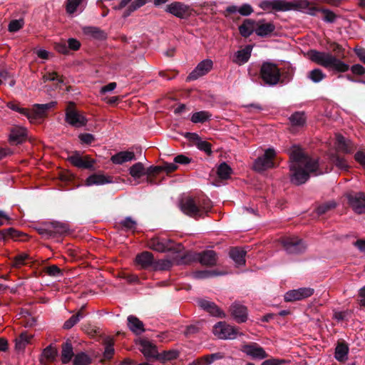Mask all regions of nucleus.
<instances>
[{
  "mask_svg": "<svg viewBox=\"0 0 365 365\" xmlns=\"http://www.w3.org/2000/svg\"><path fill=\"white\" fill-rule=\"evenodd\" d=\"M286 152L289 157V178L292 184L301 185L308 181L311 175L317 176L324 173L319 159L309 155L299 145H292Z\"/></svg>",
  "mask_w": 365,
  "mask_h": 365,
  "instance_id": "1",
  "label": "nucleus"
},
{
  "mask_svg": "<svg viewBox=\"0 0 365 365\" xmlns=\"http://www.w3.org/2000/svg\"><path fill=\"white\" fill-rule=\"evenodd\" d=\"M315 1H260L259 6L267 12L287 11L297 10L304 13L316 16L317 13L323 14V20L327 23H334L338 16L333 11L319 7Z\"/></svg>",
  "mask_w": 365,
  "mask_h": 365,
  "instance_id": "2",
  "label": "nucleus"
},
{
  "mask_svg": "<svg viewBox=\"0 0 365 365\" xmlns=\"http://www.w3.org/2000/svg\"><path fill=\"white\" fill-rule=\"evenodd\" d=\"M328 49L331 52L310 50L308 52L309 59L317 64L334 72L345 73L350 68L349 66L341 61L345 57V49L335 41L327 40Z\"/></svg>",
  "mask_w": 365,
  "mask_h": 365,
  "instance_id": "3",
  "label": "nucleus"
},
{
  "mask_svg": "<svg viewBox=\"0 0 365 365\" xmlns=\"http://www.w3.org/2000/svg\"><path fill=\"white\" fill-rule=\"evenodd\" d=\"M147 244L150 249L159 252L172 251L179 253L184 249L181 243H175L173 240L157 236L148 240Z\"/></svg>",
  "mask_w": 365,
  "mask_h": 365,
  "instance_id": "4",
  "label": "nucleus"
},
{
  "mask_svg": "<svg viewBox=\"0 0 365 365\" xmlns=\"http://www.w3.org/2000/svg\"><path fill=\"white\" fill-rule=\"evenodd\" d=\"M259 77L264 84L269 86H274L280 82L281 71L277 64L264 61L262 63L260 67Z\"/></svg>",
  "mask_w": 365,
  "mask_h": 365,
  "instance_id": "5",
  "label": "nucleus"
},
{
  "mask_svg": "<svg viewBox=\"0 0 365 365\" xmlns=\"http://www.w3.org/2000/svg\"><path fill=\"white\" fill-rule=\"evenodd\" d=\"M280 243L289 255H301L307 250L305 242L297 236H286L280 239Z\"/></svg>",
  "mask_w": 365,
  "mask_h": 365,
  "instance_id": "6",
  "label": "nucleus"
},
{
  "mask_svg": "<svg viewBox=\"0 0 365 365\" xmlns=\"http://www.w3.org/2000/svg\"><path fill=\"white\" fill-rule=\"evenodd\" d=\"M66 122L74 128H81L87 124V118L76 108L73 102H69L66 108Z\"/></svg>",
  "mask_w": 365,
  "mask_h": 365,
  "instance_id": "7",
  "label": "nucleus"
},
{
  "mask_svg": "<svg viewBox=\"0 0 365 365\" xmlns=\"http://www.w3.org/2000/svg\"><path fill=\"white\" fill-rule=\"evenodd\" d=\"M73 166L89 170H95L96 160L88 155H83L79 151H74L67 158Z\"/></svg>",
  "mask_w": 365,
  "mask_h": 365,
  "instance_id": "8",
  "label": "nucleus"
},
{
  "mask_svg": "<svg viewBox=\"0 0 365 365\" xmlns=\"http://www.w3.org/2000/svg\"><path fill=\"white\" fill-rule=\"evenodd\" d=\"M275 156L276 152L274 148L267 149L262 156L258 157L255 160L253 169L256 171L261 172L274 168V159Z\"/></svg>",
  "mask_w": 365,
  "mask_h": 365,
  "instance_id": "9",
  "label": "nucleus"
},
{
  "mask_svg": "<svg viewBox=\"0 0 365 365\" xmlns=\"http://www.w3.org/2000/svg\"><path fill=\"white\" fill-rule=\"evenodd\" d=\"M180 206L184 214L195 219L202 217V210H200L196 198L187 197L182 199L180 201Z\"/></svg>",
  "mask_w": 365,
  "mask_h": 365,
  "instance_id": "10",
  "label": "nucleus"
},
{
  "mask_svg": "<svg viewBox=\"0 0 365 365\" xmlns=\"http://www.w3.org/2000/svg\"><path fill=\"white\" fill-rule=\"evenodd\" d=\"M240 351L254 360H262L268 357V354L264 348L256 342H249L243 344Z\"/></svg>",
  "mask_w": 365,
  "mask_h": 365,
  "instance_id": "11",
  "label": "nucleus"
},
{
  "mask_svg": "<svg viewBox=\"0 0 365 365\" xmlns=\"http://www.w3.org/2000/svg\"><path fill=\"white\" fill-rule=\"evenodd\" d=\"M213 333L221 339H233L238 334V331L225 322H220L213 327Z\"/></svg>",
  "mask_w": 365,
  "mask_h": 365,
  "instance_id": "12",
  "label": "nucleus"
},
{
  "mask_svg": "<svg viewBox=\"0 0 365 365\" xmlns=\"http://www.w3.org/2000/svg\"><path fill=\"white\" fill-rule=\"evenodd\" d=\"M348 203L358 215L365 213V193L362 192L349 193L346 195Z\"/></svg>",
  "mask_w": 365,
  "mask_h": 365,
  "instance_id": "13",
  "label": "nucleus"
},
{
  "mask_svg": "<svg viewBox=\"0 0 365 365\" xmlns=\"http://www.w3.org/2000/svg\"><path fill=\"white\" fill-rule=\"evenodd\" d=\"M314 292V289L310 287H302L297 289L289 290L284 294V300L286 302L302 300L311 297Z\"/></svg>",
  "mask_w": 365,
  "mask_h": 365,
  "instance_id": "14",
  "label": "nucleus"
},
{
  "mask_svg": "<svg viewBox=\"0 0 365 365\" xmlns=\"http://www.w3.org/2000/svg\"><path fill=\"white\" fill-rule=\"evenodd\" d=\"M165 11L180 19L186 18L191 14L190 7L181 1H173L166 6Z\"/></svg>",
  "mask_w": 365,
  "mask_h": 365,
  "instance_id": "15",
  "label": "nucleus"
},
{
  "mask_svg": "<svg viewBox=\"0 0 365 365\" xmlns=\"http://www.w3.org/2000/svg\"><path fill=\"white\" fill-rule=\"evenodd\" d=\"M212 68V61L210 59H206L201 61L196 68L188 75L187 81H194L198 78L207 74Z\"/></svg>",
  "mask_w": 365,
  "mask_h": 365,
  "instance_id": "16",
  "label": "nucleus"
},
{
  "mask_svg": "<svg viewBox=\"0 0 365 365\" xmlns=\"http://www.w3.org/2000/svg\"><path fill=\"white\" fill-rule=\"evenodd\" d=\"M28 131L21 126H14L10 130L9 142L12 145L21 144L27 140Z\"/></svg>",
  "mask_w": 365,
  "mask_h": 365,
  "instance_id": "17",
  "label": "nucleus"
},
{
  "mask_svg": "<svg viewBox=\"0 0 365 365\" xmlns=\"http://www.w3.org/2000/svg\"><path fill=\"white\" fill-rule=\"evenodd\" d=\"M154 260V256L151 252L144 251L136 255L135 262L137 266L140 267V269H152Z\"/></svg>",
  "mask_w": 365,
  "mask_h": 365,
  "instance_id": "18",
  "label": "nucleus"
},
{
  "mask_svg": "<svg viewBox=\"0 0 365 365\" xmlns=\"http://www.w3.org/2000/svg\"><path fill=\"white\" fill-rule=\"evenodd\" d=\"M57 104L56 101H51L45 104H34L32 110H31V121L37 118H44L46 116L48 110L54 108Z\"/></svg>",
  "mask_w": 365,
  "mask_h": 365,
  "instance_id": "19",
  "label": "nucleus"
},
{
  "mask_svg": "<svg viewBox=\"0 0 365 365\" xmlns=\"http://www.w3.org/2000/svg\"><path fill=\"white\" fill-rule=\"evenodd\" d=\"M232 317L237 323H242L247 319V309L245 306L235 302L230 307Z\"/></svg>",
  "mask_w": 365,
  "mask_h": 365,
  "instance_id": "20",
  "label": "nucleus"
},
{
  "mask_svg": "<svg viewBox=\"0 0 365 365\" xmlns=\"http://www.w3.org/2000/svg\"><path fill=\"white\" fill-rule=\"evenodd\" d=\"M147 1H119L118 5L113 6V9L122 10L125 9L123 14L124 18L128 17L132 12L143 6Z\"/></svg>",
  "mask_w": 365,
  "mask_h": 365,
  "instance_id": "21",
  "label": "nucleus"
},
{
  "mask_svg": "<svg viewBox=\"0 0 365 365\" xmlns=\"http://www.w3.org/2000/svg\"><path fill=\"white\" fill-rule=\"evenodd\" d=\"M140 351L148 359L157 360L158 351L157 346L148 339H142L140 341Z\"/></svg>",
  "mask_w": 365,
  "mask_h": 365,
  "instance_id": "22",
  "label": "nucleus"
},
{
  "mask_svg": "<svg viewBox=\"0 0 365 365\" xmlns=\"http://www.w3.org/2000/svg\"><path fill=\"white\" fill-rule=\"evenodd\" d=\"M198 262L202 265L212 267L217 264V256L214 250H204L198 252Z\"/></svg>",
  "mask_w": 365,
  "mask_h": 365,
  "instance_id": "23",
  "label": "nucleus"
},
{
  "mask_svg": "<svg viewBox=\"0 0 365 365\" xmlns=\"http://www.w3.org/2000/svg\"><path fill=\"white\" fill-rule=\"evenodd\" d=\"M198 304L201 308L209 312L211 315L219 318L225 317V314L214 302L205 299H200Z\"/></svg>",
  "mask_w": 365,
  "mask_h": 365,
  "instance_id": "24",
  "label": "nucleus"
},
{
  "mask_svg": "<svg viewBox=\"0 0 365 365\" xmlns=\"http://www.w3.org/2000/svg\"><path fill=\"white\" fill-rule=\"evenodd\" d=\"M275 30V26L273 23H266L264 20L257 21L255 34L260 37L264 38L270 36Z\"/></svg>",
  "mask_w": 365,
  "mask_h": 365,
  "instance_id": "25",
  "label": "nucleus"
},
{
  "mask_svg": "<svg viewBox=\"0 0 365 365\" xmlns=\"http://www.w3.org/2000/svg\"><path fill=\"white\" fill-rule=\"evenodd\" d=\"M26 235L22 232L16 230L14 227H9L0 230V241H6L9 239L14 240H24Z\"/></svg>",
  "mask_w": 365,
  "mask_h": 365,
  "instance_id": "26",
  "label": "nucleus"
},
{
  "mask_svg": "<svg viewBox=\"0 0 365 365\" xmlns=\"http://www.w3.org/2000/svg\"><path fill=\"white\" fill-rule=\"evenodd\" d=\"M336 148L338 151L346 154L351 153L355 150L353 143L340 134L336 135Z\"/></svg>",
  "mask_w": 365,
  "mask_h": 365,
  "instance_id": "27",
  "label": "nucleus"
},
{
  "mask_svg": "<svg viewBox=\"0 0 365 365\" xmlns=\"http://www.w3.org/2000/svg\"><path fill=\"white\" fill-rule=\"evenodd\" d=\"M224 355L221 352L205 355L190 362L188 365H210L217 360L222 359Z\"/></svg>",
  "mask_w": 365,
  "mask_h": 365,
  "instance_id": "28",
  "label": "nucleus"
},
{
  "mask_svg": "<svg viewBox=\"0 0 365 365\" xmlns=\"http://www.w3.org/2000/svg\"><path fill=\"white\" fill-rule=\"evenodd\" d=\"M112 182V178L103 174H92L86 180V185L91 186L93 185H100Z\"/></svg>",
  "mask_w": 365,
  "mask_h": 365,
  "instance_id": "29",
  "label": "nucleus"
},
{
  "mask_svg": "<svg viewBox=\"0 0 365 365\" xmlns=\"http://www.w3.org/2000/svg\"><path fill=\"white\" fill-rule=\"evenodd\" d=\"M128 327L129 329L136 335H139L145 331L144 324L137 317L130 315L128 317Z\"/></svg>",
  "mask_w": 365,
  "mask_h": 365,
  "instance_id": "30",
  "label": "nucleus"
},
{
  "mask_svg": "<svg viewBox=\"0 0 365 365\" xmlns=\"http://www.w3.org/2000/svg\"><path fill=\"white\" fill-rule=\"evenodd\" d=\"M247 251L239 247H232L230 250L229 255L234 262L239 266L245 264V256Z\"/></svg>",
  "mask_w": 365,
  "mask_h": 365,
  "instance_id": "31",
  "label": "nucleus"
},
{
  "mask_svg": "<svg viewBox=\"0 0 365 365\" xmlns=\"http://www.w3.org/2000/svg\"><path fill=\"white\" fill-rule=\"evenodd\" d=\"M133 160H135V153L131 151H120L110 158L112 163L116 165H121L125 162Z\"/></svg>",
  "mask_w": 365,
  "mask_h": 365,
  "instance_id": "32",
  "label": "nucleus"
},
{
  "mask_svg": "<svg viewBox=\"0 0 365 365\" xmlns=\"http://www.w3.org/2000/svg\"><path fill=\"white\" fill-rule=\"evenodd\" d=\"M257 27V21L247 19H245L243 23L239 26V31L240 34L245 37H249L253 32H255Z\"/></svg>",
  "mask_w": 365,
  "mask_h": 365,
  "instance_id": "33",
  "label": "nucleus"
},
{
  "mask_svg": "<svg viewBox=\"0 0 365 365\" xmlns=\"http://www.w3.org/2000/svg\"><path fill=\"white\" fill-rule=\"evenodd\" d=\"M58 355V351L51 345L46 347L41 356L40 361L42 364L52 363L56 360Z\"/></svg>",
  "mask_w": 365,
  "mask_h": 365,
  "instance_id": "34",
  "label": "nucleus"
},
{
  "mask_svg": "<svg viewBox=\"0 0 365 365\" xmlns=\"http://www.w3.org/2000/svg\"><path fill=\"white\" fill-rule=\"evenodd\" d=\"M329 161L340 170L348 171L350 168L346 160L337 153L331 154Z\"/></svg>",
  "mask_w": 365,
  "mask_h": 365,
  "instance_id": "35",
  "label": "nucleus"
},
{
  "mask_svg": "<svg viewBox=\"0 0 365 365\" xmlns=\"http://www.w3.org/2000/svg\"><path fill=\"white\" fill-rule=\"evenodd\" d=\"M62 351H61V362L63 364H68L71 359L74 356L73 346L71 341L67 340L66 342L63 343L61 345Z\"/></svg>",
  "mask_w": 365,
  "mask_h": 365,
  "instance_id": "36",
  "label": "nucleus"
},
{
  "mask_svg": "<svg viewBox=\"0 0 365 365\" xmlns=\"http://www.w3.org/2000/svg\"><path fill=\"white\" fill-rule=\"evenodd\" d=\"M348 352V344L344 341L338 342L335 348L334 356L337 361L343 362L347 359Z\"/></svg>",
  "mask_w": 365,
  "mask_h": 365,
  "instance_id": "37",
  "label": "nucleus"
},
{
  "mask_svg": "<svg viewBox=\"0 0 365 365\" xmlns=\"http://www.w3.org/2000/svg\"><path fill=\"white\" fill-rule=\"evenodd\" d=\"M86 315L85 306H83L76 314L72 315L64 322L63 329H70L76 325Z\"/></svg>",
  "mask_w": 365,
  "mask_h": 365,
  "instance_id": "38",
  "label": "nucleus"
},
{
  "mask_svg": "<svg viewBox=\"0 0 365 365\" xmlns=\"http://www.w3.org/2000/svg\"><path fill=\"white\" fill-rule=\"evenodd\" d=\"M49 225L54 229L53 232L55 234V237L64 235L69 232L70 227L68 224L66 222L52 221L49 222Z\"/></svg>",
  "mask_w": 365,
  "mask_h": 365,
  "instance_id": "39",
  "label": "nucleus"
},
{
  "mask_svg": "<svg viewBox=\"0 0 365 365\" xmlns=\"http://www.w3.org/2000/svg\"><path fill=\"white\" fill-rule=\"evenodd\" d=\"M138 223L131 217H126L125 219L118 222L116 226L118 229L123 231H135L137 228Z\"/></svg>",
  "mask_w": 365,
  "mask_h": 365,
  "instance_id": "40",
  "label": "nucleus"
},
{
  "mask_svg": "<svg viewBox=\"0 0 365 365\" xmlns=\"http://www.w3.org/2000/svg\"><path fill=\"white\" fill-rule=\"evenodd\" d=\"M83 31L85 34L89 35L98 40H102L106 38V33L98 27L85 26L83 28Z\"/></svg>",
  "mask_w": 365,
  "mask_h": 365,
  "instance_id": "41",
  "label": "nucleus"
},
{
  "mask_svg": "<svg viewBox=\"0 0 365 365\" xmlns=\"http://www.w3.org/2000/svg\"><path fill=\"white\" fill-rule=\"evenodd\" d=\"M251 51L252 48L250 46H247L245 48L238 51L236 53V59L234 61L239 65L247 62L251 56Z\"/></svg>",
  "mask_w": 365,
  "mask_h": 365,
  "instance_id": "42",
  "label": "nucleus"
},
{
  "mask_svg": "<svg viewBox=\"0 0 365 365\" xmlns=\"http://www.w3.org/2000/svg\"><path fill=\"white\" fill-rule=\"evenodd\" d=\"M33 336L28 334L26 332L21 333L17 338L15 339V347L18 350L24 349L26 344L30 343L31 339Z\"/></svg>",
  "mask_w": 365,
  "mask_h": 365,
  "instance_id": "43",
  "label": "nucleus"
},
{
  "mask_svg": "<svg viewBox=\"0 0 365 365\" xmlns=\"http://www.w3.org/2000/svg\"><path fill=\"white\" fill-rule=\"evenodd\" d=\"M198 252L187 251L183 254L178 262L179 264H190L192 262H198Z\"/></svg>",
  "mask_w": 365,
  "mask_h": 365,
  "instance_id": "44",
  "label": "nucleus"
},
{
  "mask_svg": "<svg viewBox=\"0 0 365 365\" xmlns=\"http://www.w3.org/2000/svg\"><path fill=\"white\" fill-rule=\"evenodd\" d=\"M222 274L224 273L216 270H198L192 273V277L197 279H202Z\"/></svg>",
  "mask_w": 365,
  "mask_h": 365,
  "instance_id": "45",
  "label": "nucleus"
},
{
  "mask_svg": "<svg viewBox=\"0 0 365 365\" xmlns=\"http://www.w3.org/2000/svg\"><path fill=\"white\" fill-rule=\"evenodd\" d=\"M163 171L162 166H150L146 169L145 174L147 175L148 181L151 183H155V178L160 175Z\"/></svg>",
  "mask_w": 365,
  "mask_h": 365,
  "instance_id": "46",
  "label": "nucleus"
},
{
  "mask_svg": "<svg viewBox=\"0 0 365 365\" xmlns=\"http://www.w3.org/2000/svg\"><path fill=\"white\" fill-rule=\"evenodd\" d=\"M212 115L205 110L195 112L191 117V121L194 123H204L209 120Z\"/></svg>",
  "mask_w": 365,
  "mask_h": 365,
  "instance_id": "47",
  "label": "nucleus"
},
{
  "mask_svg": "<svg viewBox=\"0 0 365 365\" xmlns=\"http://www.w3.org/2000/svg\"><path fill=\"white\" fill-rule=\"evenodd\" d=\"M179 352L177 350H168L164 351L162 353H159L157 361L160 362H165L167 361H171L178 357Z\"/></svg>",
  "mask_w": 365,
  "mask_h": 365,
  "instance_id": "48",
  "label": "nucleus"
},
{
  "mask_svg": "<svg viewBox=\"0 0 365 365\" xmlns=\"http://www.w3.org/2000/svg\"><path fill=\"white\" fill-rule=\"evenodd\" d=\"M130 175L134 178H140L146 175L143 165L142 163H137L132 165L130 169Z\"/></svg>",
  "mask_w": 365,
  "mask_h": 365,
  "instance_id": "49",
  "label": "nucleus"
},
{
  "mask_svg": "<svg viewBox=\"0 0 365 365\" xmlns=\"http://www.w3.org/2000/svg\"><path fill=\"white\" fill-rule=\"evenodd\" d=\"M6 106L12 110L19 113L20 114L26 116L28 119H31V110L28 108H21L19 103H16L13 101L8 102Z\"/></svg>",
  "mask_w": 365,
  "mask_h": 365,
  "instance_id": "50",
  "label": "nucleus"
},
{
  "mask_svg": "<svg viewBox=\"0 0 365 365\" xmlns=\"http://www.w3.org/2000/svg\"><path fill=\"white\" fill-rule=\"evenodd\" d=\"M289 120L292 125L303 126L306 122V118L304 113L295 112L289 117Z\"/></svg>",
  "mask_w": 365,
  "mask_h": 365,
  "instance_id": "51",
  "label": "nucleus"
},
{
  "mask_svg": "<svg viewBox=\"0 0 365 365\" xmlns=\"http://www.w3.org/2000/svg\"><path fill=\"white\" fill-rule=\"evenodd\" d=\"M217 173L220 178L227 180L232 174V169L226 163H222L217 168Z\"/></svg>",
  "mask_w": 365,
  "mask_h": 365,
  "instance_id": "52",
  "label": "nucleus"
},
{
  "mask_svg": "<svg viewBox=\"0 0 365 365\" xmlns=\"http://www.w3.org/2000/svg\"><path fill=\"white\" fill-rule=\"evenodd\" d=\"M81 3L82 1H66V12L70 15L73 14L75 12H81L83 11Z\"/></svg>",
  "mask_w": 365,
  "mask_h": 365,
  "instance_id": "53",
  "label": "nucleus"
},
{
  "mask_svg": "<svg viewBox=\"0 0 365 365\" xmlns=\"http://www.w3.org/2000/svg\"><path fill=\"white\" fill-rule=\"evenodd\" d=\"M308 77L314 83H319L324 79L327 75L320 68H314L309 73Z\"/></svg>",
  "mask_w": 365,
  "mask_h": 365,
  "instance_id": "54",
  "label": "nucleus"
},
{
  "mask_svg": "<svg viewBox=\"0 0 365 365\" xmlns=\"http://www.w3.org/2000/svg\"><path fill=\"white\" fill-rule=\"evenodd\" d=\"M172 267V262L168 259L154 260L152 270H168Z\"/></svg>",
  "mask_w": 365,
  "mask_h": 365,
  "instance_id": "55",
  "label": "nucleus"
},
{
  "mask_svg": "<svg viewBox=\"0 0 365 365\" xmlns=\"http://www.w3.org/2000/svg\"><path fill=\"white\" fill-rule=\"evenodd\" d=\"M91 363V359L83 352L77 354L74 356L73 365H89Z\"/></svg>",
  "mask_w": 365,
  "mask_h": 365,
  "instance_id": "56",
  "label": "nucleus"
},
{
  "mask_svg": "<svg viewBox=\"0 0 365 365\" xmlns=\"http://www.w3.org/2000/svg\"><path fill=\"white\" fill-rule=\"evenodd\" d=\"M196 200L197 201V204L200 205L199 207L200 210H202V217H204V216L211 209V202L207 198H197Z\"/></svg>",
  "mask_w": 365,
  "mask_h": 365,
  "instance_id": "57",
  "label": "nucleus"
},
{
  "mask_svg": "<svg viewBox=\"0 0 365 365\" xmlns=\"http://www.w3.org/2000/svg\"><path fill=\"white\" fill-rule=\"evenodd\" d=\"M336 206V203L335 202L329 201L318 206L317 208V212L320 215H324L328 211L334 209Z\"/></svg>",
  "mask_w": 365,
  "mask_h": 365,
  "instance_id": "58",
  "label": "nucleus"
},
{
  "mask_svg": "<svg viewBox=\"0 0 365 365\" xmlns=\"http://www.w3.org/2000/svg\"><path fill=\"white\" fill-rule=\"evenodd\" d=\"M24 24L23 19L11 20L8 26V30L9 32H16L19 31Z\"/></svg>",
  "mask_w": 365,
  "mask_h": 365,
  "instance_id": "59",
  "label": "nucleus"
},
{
  "mask_svg": "<svg viewBox=\"0 0 365 365\" xmlns=\"http://www.w3.org/2000/svg\"><path fill=\"white\" fill-rule=\"evenodd\" d=\"M27 259H30L29 255L26 253L19 254L14 258L13 266L15 267H20L26 264V261Z\"/></svg>",
  "mask_w": 365,
  "mask_h": 365,
  "instance_id": "60",
  "label": "nucleus"
},
{
  "mask_svg": "<svg viewBox=\"0 0 365 365\" xmlns=\"http://www.w3.org/2000/svg\"><path fill=\"white\" fill-rule=\"evenodd\" d=\"M294 76V69L292 67H289L287 70L281 71V80L279 83L284 84L289 82Z\"/></svg>",
  "mask_w": 365,
  "mask_h": 365,
  "instance_id": "61",
  "label": "nucleus"
},
{
  "mask_svg": "<svg viewBox=\"0 0 365 365\" xmlns=\"http://www.w3.org/2000/svg\"><path fill=\"white\" fill-rule=\"evenodd\" d=\"M113 341L110 339L106 341V345L103 353L104 357L107 359H110L114 354Z\"/></svg>",
  "mask_w": 365,
  "mask_h": 365,
  "instance_id": "62",
  "label": "nucleus"
},
{
  "mask_svg": "<svg viewBox=\"0 0 365 365\" xmlns=\"http://www.w3.org/2000/svg\"><path fill=\"white\" fill-rule=\"evenodd\" d=\"M44 82L57 81L59 83H64V78L63 76H58L56 72L48 73L43 76Z\"/></svg>",
  "mask_w": 365,
  "mask_h": 365,
  "instance_id": "63",
  "label": "nucleus"
},
{
  "mask_svg": "<svg viewBox=\"0 0 365 365\" xmlns=\"http://www.w3.org/2000/svg\"><path fill=\"white\" fill-rule=\"evenodd\" d=\"M200 150L204 151L207 155H211L212 154V145L207 141L200 140L195 145Z\"/></svg>",
  "mask_w": 365,
  "mask_h": 365,
  "instance_id": "64",
  "label": "nucleus"
}]
</instances>
